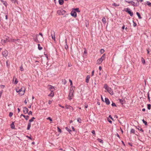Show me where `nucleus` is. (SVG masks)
Masks as SVG:
<instances>
[{
	"mask_svg": "<svg viewBox=\"0 0 151 151\" xmlns=\"http://www.w3.org/2000/svg\"><path fill=\"white\" fill-rule=\"evenodd\" d=\"M105 54H104L101 58L99 59V60H97V63L98 64H101L103 61L105 59Z\"/></svg>",
	"mask_w": 151,
	"mask_h": 151,
	"instance_id": "f257e3e1",
	"label": "nucleus"
},
{
	"mask_svg": "<svg viewBox=\"0 0 151 151\" xmlns=\"http://www.w3.org/2000/svg\"><path fill=\"white\" fill-rule=\"evenodd\" d=\"M123 11H125L127 12L128 13L131 17H132L133 16V12H132L131 10L129 8H124L123 10Z\"/></svg>",
	"mask_w": 151,
	"mask_h": 151,
	"instance_id": "f03ea898",
	"label": "nucleus"
},
{
	"mask_svg": "<svg viewBox=\"0 0 151 151\" xmlns=\"http://www.w3.org/2000/svg\"><path fill=\"white\" fill-rule=\"evenodd\" d=\"M125 1L129 4H132V5L134 6H137L139 5V3L138 4L137 3H135L133 1Z\"/></svg>",
	"mask_w": 151,
	"mask_h": 151,
	"instance_id": "7ed1b4c3",
	"label": "nucleus"
},
{
	"mask_svg": "<svg viewBox=\"0 0 151 151\" xmlns=\"http://www.w3.org/2000/svg\"><path fill=\"white\" fill-rule=\"evenodd\" d=\"M14 42L15 44L17 45H21V44L22 43L21 41L19 39H15V41H14Z\"/></svg>",
	"mask_w": 151,
	"mask_h": 151,
	"instance_id": "20e7f679",
	"label": "nucleus"
},
{
	"mask_svg": "<svg viewBox=\"0 0 151 151\" xmlns=\"http://www.w3.org/2000/svg\"><path fill=\"white\" fill-rule=\"evenodd\" d=\"M51 36L52 38L54 40H55V32L54 31L51 30Z\"/></svg>",
	"mask_w": 151,
	"mask_h": 151,
	"instance_id": "39448f33",
	"label": "nucleus"
},
{
	"mask_svg": "<svg viewBox=\"0 0 151 151\" xmlns=\"http://www.w3.org/2000/svg\"><path fill=\"white\" fill-rule=\"evenodd\" d=\"M73 97V92L72 91L70 90L69 94L68 96V99L69 100H71L72 99V97Z\"/></svg>",
	"mask_w": 151,
	"mask_h": 151,
	"instance_id": "423d86ee",
	"label": "nucleus"
},
{
	"mask_svg": "<svg viewBox=\"0 0 151 151\" xmlns=\"http://www.w3.org/2000/svg\"><path fill=\"white\" fill-rule=\"evenodd\" d=\"M8 52L7 50H5L2 52V55L3 57H6L8 55Z\"/></svg>",
	"mask_w": 151,
	"mask_h": 151,
	"instance_id": "0eeeda50",
	"label": "nucleus"
},
{
	"mask_svg": "<svg viewBox=\"0 0 151 151\" xmlns=\"http://www.w3.org/2000/svg\"><path fill=\"white\" fill-rule=\"evenodd\" d=\"M25 88L24 87H22L19 90L16 89V91L17 93L21 92L22 91H25Z\"/></svg>",
	"mask_w": 151,
	"mask_h": 151,
	"instance_id": "6e6552de",
	"label": "nucleus"
},
{
	"mask_svg": "<svg viewBox=\"0 0 151 151\" xmlns=\"http://www.w3.org/2000/svg\"><path fill=\"white\" fill-rule=\"evenodd\" d=\"M70 14L72 16L74 17H76L77 16V13L75 11H72L71 12Z\"/></svg>",
	"mask_w": 151,
	"mask_h": 151,
	"instance_id": "1a4fd4ad",
	"label": "nucleus"
},
{
	"mask_svg": "<svg viewBox=\"0 0 151 151\" xmlns=\"http://www.w3.org/2000/svg\"><path fill=\"white\" fill-rule=\"evenodd\" d=\"M107 90L110 94L112 95L114 94L111 88H109Z\"/></svg>",
	"mask_w": 151,
	"mask_h": 151,
	"instance_id": "9d476101",
	"label": "nucleus"
},
{
	"mask_svg": "<svg viewBox=\"0 0 151 151\" xmlns=\"http://www.w3.org/2000/svg\"><path fill=\"white\" fill-rule=\"evenodd\" d=\"M39 35H36V37L35 38H33L34 40L36 42H39V41L38 40V37Z\"/></svg>",
	"mask_w": 151,
	"mask_h": 151,
	"instance_id": "9b49d317",
	"label": "nucleus"
},
{
	"mask_svg": "<svg viewBox=\"0 0 151 151\" xmlns=\"http://www.w3.org/2000/svg\"><path fill=\"white\" fill-rule=\"evenodd\" d=\"M28 109L27 107H24L23 108V112L25 114H26L28 113Z\"/></svg>",
	"mask_w": 151,
	"mask_h": 151,
	"instance_id": "f8f14e48",
	"label": "nucleus"
},
{
	"mask_svg": "<svg viewBox=\"0 0 151 151\" xmlns=\"http://www.w3.org/2000/svg\"><path fill=\"white\" fill-rule=\"evenodd\" d=\"M105 100V102L106 104L107 105H109L110 104V101L107 98H106Z\"/></svg>",
	"mask_w": 151,
	"mask_h": 151,
	"instance_id": "ddd939ff",
	"label": "nucleus"
},
{
	"mask_svg": "<svg viewBox=\"0 0 151 151\" xmlns=\"http://www.w3.org/2000/svg\"><path fill=\"white\" fill-rule=\"evenodd\" d=\"M50 91L51 92L48 95V96L53 97L54 96V93L53 92V91L50 90Z\"/></svg>",
	"mask_w": 151,
	"mask_h": 151,
	"instance_id": "4468645a",
	"label": "nucleus"
},
{
	"mask_svg": "<svg viewBox=\"0 0 151 151\" xmlns=\"http://www.w3.org/2000/svg\"><path fill=\"white\" fill-rule=\"evenodd\" d=\"M90 78V76L89 75H88L86 77V82L87 83H88L89 82V80Z\"/></svg>",
	"mask_w": 151,
	"mask_h": 151,
	"instance_id": "2eb2a0df",
	"label": "nucleus"
},
{
	"mask_svg": "<svg viewBox=\"0 0 151 151\" xmlns=\"http://www.w3.org/2000/svg\"><path fill=\"white\" fill-rule=\"evenodd\" d=\"M11 128L12 129H15V125L14 124V122H12L11 124Z\"/></svg>",
	"mask_w": 151,
	"mask_h": 151,
	"instance_id": "dca6fc26",
	"label": "nucleus"
},
{
	"mask_svg": "<svg viewBox=\"0 0 151 151\" xmlns=\"http://www.w3.org/2000/svg\"><path fill=\"white\" fill-rule=\"evenodd\" d=\"M23 116L24 118H25V119L26 120H28V118L29 117V116H25L23 114H22L21 115V116Z\"/></svg>",
	"mask_w": 151,
	"mask_h": 151,
	"instance_id": "f3484780",
	"label": "nucleus"
},
{
	"mask_svg": "<svg viewBox=\"0 0 151 151\" xmlns=\"http://www.w3.org/2000/svg\"><path fill=\"white\" fill-rule=\"evenodd\" d=\"M1 1L3 3L4 5L6 7L7 6V4L6 1H4L3 0H1Z\"/></svg>",
	"mask_w": 151,
	"mask_h": 151,
	"instance_id": "a211bd4d",
	"label": "nucleus"
},
{
	"mask_svg": "<svg viewBox=\"0 0 151 151\" xmlns=\"http://www.w3.org/2000/svg\"><path fill=\"white\" fill-rule=\"evenodd\" d=\"M66 12L65 10L63 9H61V15H63L65 14Z\"/></svg>",
	"mask_w": 151,
	"mask_h": 151,
	"instance_id": "6ab92c4d",
	"label": "nucleus"
},
{
	"mask_svg": "<svg viewBox=\"0 0 151 151\" xmlns=\"http://www.w3.org/2000/svg\"><path fill=\"white\" fill-rule=\"evenodd\" d=\"M31 123L29 122L28 124L27 127V130H29L30 129V127H31Z\"/></svg>",
	"mask_w": 151,
	"mask_h": 151,
	"instance_id": "aec40b11",
	"label": "nucleus"
},
{
	"mask_svg": "<svg viewBox=\"0 0 151 151\" xmlns=\"http://www.w3.org/2000/svg\"><path fill=\"white\" fill-rule=\"evenodd\" d=\"M31 123L29 122L28 124L27 127V130H29L30 129V127H31Z\"/></svg>",
	"mask_w": 151,
	"mask_h": 151,
	"instance_id": "412c9836",
	"label": "nucleus"
},
{
	"mask_svg": "<svg viewBox=\"0 0 151 151\" xmlns=\"http://www.w3.org/2000/svg\"><path fill=\"white\" fill-rule=\"evenodd\" d=\"M59 3L60 5H62L63 4L64 1L63 0H59Z\"/></svg>",
	"mask_w": 151,
	"mask_h": 151,
	"instance_id": "4be33fe9",
	"label": "nucleus"
},
{
	"mask_svg": "<svg viewBox=\"0 0 151 151\" xmlns=\"http://www.w3.org/2000/svg\"><path fill=\"white\" fill-rule=\"evenodd\" d=\"M136 128L138 129L139 131H140L142 132H143L144 131L142 129L139 127V126H138V127H136Z\"/></svg>",
	"mask_w": 151,
	"mask_h": 151,
	"instance_id": "5701e85b",
	"label": "nucleus"
},
{
	"mask_svg": "<svg viewBox=\"0 0 151 151\" xmlns=\"http://www.w3.org/2000/svg\"><path fill=\"white\" fill-rule=\"evenodd\" d=\"M48 86H49L50 87H49V89L50 90L52 89H54V87L51 85H48Z\"/></svg>",
	"mask_w": 151,
	"mask_h": 151,
	"instance_id": "b1692460",
	"label": "nucleus"
},
{
	"mask_svg": "<svg viewBox=\"0 0 151 151\" xmlns=\"http://www.w3.org/2000/svg\"><path fill=\"white\" fill-rule=\"evenodd\" d=\"M65 42L66 43V44L65 45V48L66 50H67L68 48V45L67 44V40L66 39L65 40Z\"/></svg>",
	"mask_w": 151,
	"mask_h": 151,
	"instance_id": "393cba45",
	"label": "nucleus"
},
{
	"mask_svg": "<svg viewBox=\"0 0 151 151\" xmlns=\"http://www.w3.org/2000/svg\"><path fill=\"white\" fill-rule=\"evenodd\" d=\"M15 41V39H10L8 40V41L9 42H14Z\"/></svg>",
	"mask_w": 151,
	"mask_h": 151,
	"instance_id": "a878e982",
	"label": "nucleus"
},
{
	"mask_svg": "<svg viewBox=\"0 0 151 151\" xmlns=\"http://www.w3.org/2000/svg\"><path fill=\"white\" fill-rule=\"evenodd\" d=\"M136 14L137 15L138 18L139 19H141L142 18V17H141V16L139 14V13L138 12H137Z\"/></svg>",
	"mask_w": 151,
	"mask_h": 151,
	"instance_id": "bb28decb",
	"label": "nucleus"
},
{
	"mask_svg": "<svg viewBox=\"0 0 151 151\" xmlns=\"http://www.w3.org/2000/svg\"><path fill=\"white\" fill-rule=\"evenodd\" d=\"M15 78V82L14 83L15 84H16L18 82V81L17 80V79L15 78V76L14 77V79H14V78Z\"/></svg>",
	"mask_w": 151,
	"mask_h": 151,
	"instance_id": "cd10ccee",
	"label": "nucleus"
},
{
	"mask_svg": "<svg viewBox=\"0 0 151 151\" xmlns=\"http://www.w3.org/2000/svg\"><path fill=\"white\" fill-rule=\"evenodd\" d=\"M104 88H105L106 89V90L108 88H109L107 85V84H105L104 85Z\"/></svg>",
	"mask_w": 151,
	"mask_h": 151,
	"instance_id": "c85d7f7f",
	"label": "nucleus"
},
{
	"mask_svg": "<svg viewBox=\"0 0 151 151\" xmlns=\"http://www.w3.org/2000/svg\"><path fill=\"white\" fill-rule=\"evenodd\" d=\"M102 21L104 24H105L106 23V19L105 17H103L102 19Z\"/></svg>",
	"mask_w": 151,
	"mask_h": 151,
	"instance_id": "c756f323",
	"label": "nucleus"
},
{
	"mask_svg": "<svg viewBox=\"0 0 151 151\" xmlns=\"http://www.w3.org/2000/svg\"><path fill=\"white\" fill-rule=\"evenodd\" d=\"M124 99H120L119 100L120 102L122 104H123V102L124 101Z\"/></svg>",
	"mask_w": 151,
	"mask_h": 151,
	"instance_id": "7c9ffc66",
	"label": "nucleus"
},
{
	"mask_svg": "<svg viewBox=\"0 0 151 151\" xmlns=\"http://www.w3.org/2000/svg\"><path fill=\"white\" fill-rule=\"evenodd\" d=\"M35 118L34 117H32V119L29 120V122H33L34 121V119H35Z\"/></svg>",
	"mask_w": 151,
	"mask_h": 151,
	"instance_id": "2f4dec72",
	"label": "nucleus"
},
{
	"mask_svg": "<svg viewBox=\"0 0 151 151\" xmlns=\"http://www.w3.org/2000/svg\"><path fill=\"white\" fill-rule=\"evenodd\" d=\"M7 39H6L5 40H1V43L3 45V42L5 43L7 42Z\"/></svg>",
	"mask_w": 151,
	"mask_h": 151,
	"instance_id": "473e14b6",
	"label": "nucleus"
},
{
	"mask_svg": "<svg viewBox=\"0 0 151 151\" xmlns=\"http://www.w3.org/2000/svg\"><path fill=\"white\" fill-rule=\"evenodd\" d=\"M24 92H25V91H21V92H19V94H20V95L21 96H22L23 95H24Z\"/></svg>",
	"mask_w": 151,
	"mask_h": 151,
	"instance_id": "72a5a7b5",
	"label": "nucleus"
},
{
	"mask_svg": "<svg viewBox=\"0 0 151 151\" xmlns=\"http://www.w3.org/2000/svg\"><path fill=\"white\" fill-rule=\"evenodd\" d=\"M38 49L39 50H40L42 49V47L40 46V45L39 44H38Z\"/></svg>",
	"mask_w": 151,
	"mask_h": 151,
	"instance_id": "f704fd0d",
	"label": "nucleus"
},
{
	"mask_svg": "<svg viewBox=\"0 0 151 151\" xmlns=\"http://www.w3.org/2000/svg\"><path fill=\"white\" fill-rule=\"evenodd\" d=\"M119 4H116L115 3H114L112 4V6H119Z\"/></svg>",
	"mask_w": 151,
	"mask_h": 151,
	"instance_id": "c9c22d12",
	"label": "nucleus"
},
{
	"mask_svg": "<svg viewBox=\"0 0 151 151\" xmlns=\"http://www.w3.org/2000/svg\"><path fill=\"white\" fill-rule=\"evenodd\" d=\"M62 82L64 85L65 84L67 83V81L65 79L63 80H62Z\"/></svg>",
	"mask_w": 151,
	"mask_h": 151,
	"instance_id": "e433bc0d",
	"label": "nucleus"
},
{
	"mask_svg": "<svg viewBox=\"0 0 151 151\" xmlns=\"http://www.w3.org/2000/svg\"><path fill=\"white\" fill-rule=\"evenodd\" d=\"M65 129H66L67 131H68V132H69V133H70V132H71V130L69 129L68 127H65Z\"/></svg>",
	"mask_w": 151,
	"mask_h": 151,
	"instance_id": "4c0bfd02",
	"label": "nucleus"
},
{
	"mask_svg": "<svg viewBox=\"0 0 151 151\" xmlns=\"http://www.w3.org/2000/svg\"><path fill=\"white\" fill-rule=\"evenodd\" d=\"M142 121L143 123L145 124V125H147V122L145 121L144 119H142Z\"/></svg>",
	"mask_w": 151,
	"mask_h": 151,
	"instance_id": "58836bf2",
	"label": "nucleus"
},
{
	"mask_svg": "<svg viewBox=\"0 0 151 151\" xmlns=\"http://www.w3.org/2000/svg\"><path fill=\"white\" fill-rule=\"evenodd\" d=\"M12 1V2L13 3H14V4H15L16 3H17V4H18V2L17 1V0H11Z\"/></svg>",
	"mask_w": 151,
	"mask_h": 151,
	"instance_id": "ea45409f",
	"label": "nucleus"
},
{
	"mask_svg": "<svg viewBox=\"0 0 151 151\" xmlns=\"http://www.w3.org/2000/svg\"><path fill=\"white\" fill-rule=\"evenodd\" d=\"M147 108L148 109L150 110L151 108V105L150 104L147 105Z\"/></svg>",
	"mask_w": 151,
	"mask_h": 151,
	"instance_id": "a19ab883",
	"label": "nucleus"
},
{
	"mask_svg": "<svg viewBox=\"0 0 151 151\" xmlns=\"http://www.w3.org/2000/svg\"><path fill=\"white\" fill-rule=\"evenodd\" d=\"M130 132H131V133H133L134 134L135 131H134V129H131Z\"/></svg>",
	"mask_w": 151,
	"mask_h": 151,
	"instance_id": "79ce46f5",
	"label": "nucleus"
},
{
	"mask_svg": "<svg viewBox=\"0 0 151 151\" xmlns=\"http://www.w3.org/2000/svg\"><path fill=\"white\" fill-rule=\"evenodd\" d=\"M97 140L98 141L100 142V143H103V141L101 139H98Z\"/></svg>",
	"mask_w": 151,
	"mask_h": 151,
	"instance_id": "37998d69",
	"label": "nucleus"
},
{
	"mask_svg": "<svg viewBox=\"0 0 151 151\" xmlns=\"http://www.w3.org/2000/svg\"><path fill=\"white\" fill-rule=\"evenodd\" d=\"M20 70L21 71H23L24 70V69H23L22 65L20 67Z\"/></svg>",
	"mask_w": 151,
	"mask_h": 151,
	"instance_id": "c03bdc74",
	"label": "nucleus"
},
{
	"mask_svg": "<svg viewBox=\"0 0 151 151\" xmlns=\"http://www.w3.org/2000/svg\"><path fill=\"white\" fill-rule=\"evenodd\" d=\"M141 60H142V63L143 64L145 63V60L143 58H142Z\"/></svg>",
	"mask_w": 151,
	"mask_h": 151,
	"instance_id": "a18cd8bd",
	"label": "nucleus"
},
{
	"mask_svg": "<svg viewBox=\"0 0 151 151\" xmlns=\"http://www.w3.org/2000/svg\"><path fill=\"white\" fill-rule=\"evenodd\" d=\"M70 106V105H67V104H66L65 105V107L67 109H69V108Z\"/></svg>",
	"mask_w": 151,
	"mask_h": 151,
	"instance_id": "49530a36",
	"label": "nucleus"
},
{
	"mask_svg": "<svg viewBox=\"0 0 151 151\" xmlns=\"http://www.w3.org/2000/svg\"><path fill=\"white\" fill-rule=\"evenodd\" d=\"M81 119L80 118H78L77 119V121L79 123H81Z\"/></svg>",
	"mask_w": 151,
	"mask_h": 151,
	"instance_id": "de8ad7c7",
	"label": "nucleus"
},
{
	"mask_svg": "<svg viewBox=\"0 0 151 151\" xmlns=\"http://www.w3.org/2000/svg\"><path fill=\"white\" fill-rule=\"evenodd\" d=\"M57 13L60 15H61V9L58 10L57 11Z\"/></svg>",
	"mask_w": 151,
	"mask_h": 151,
	"instance_id": "09e8293b",
	"label": "nucleus"
},
{
	"mask_svg": "<svg viewBox=\"0 0 151 151\" xmlns=\"http://www.w3.org/2000/svg\"><path fill=\"white\" fill-rule=\"evenodd\" d=\"M57 128L58 131L60 133H61L62 132L61 129L58 127Z\"/></svg>",
	"mask_w": 151,
	"mask_h": 151,
	"instance_id": "8fccbe9b",
	"label": "nucleus"
},
{
	"mask_svg": "<svg viewBox=\"0 0 151 151\" xmlns=\"http://www.w3.org/2000/svg\"><path fill=\"white\" fill-rule=\"evenodd\" d=\"M104 52V50L103 49H101L100 50V52L101 54L103 53Z\"/></svg>",
	"mask_w": 151,
	"mask_h": 151,
	"instance_id": "3c124183",
	"label": "nucleus"
},
{
	"mask_svg": "<svg viewBox=\"0 0 151 151\" xmlns=\"http://www.w3.org/2000/svg\"><path fill=\"white\" fill-rule=\"evenodd\" d=\"M74 10L78 12H80V11L79 10V9L78 8H76Z\"/></svg>",
	"mask_w": 151,
	"mask_h": 151,
	"instance_id": "603ef678",
	"label": "nucleus"
},
{
	"mask_svg": "<svg viewBox=\"0 0 151 151\" xmlns=\"http://www.w3.org/2000/svg\"><path fill=\"white\" fill-rule=\"evenodd\" d=\"M69 107H70L69 108V109H70V110H72V111H73L74 110V109H73V107H72L71 106H70Z\"/></svg>",
	"mask_w": 151,
	"mask_h": 151,
	"instance_id": "864d4df0",
	"label": "nucleus"
},
{
	"mask_svg": "<svg viewBox=\"0 0 151 151\" xmlns=\"http://www.w3.org/2000/svg\"><path fill=\"white\" fill-rule=\"evenodd\" d=\"M13 113L12 112H10L9 113V116L10 117H11L13 115Z\"/></svg>",
	"mask_w": 151,
	"mask_h": 151,
	"instance_id": "5fc2aeb1",
	"label": "nucleus"
},
{
	"mask_svg": "<svg viewBox=\"0 0 151 151\" xmlns=\"http://www.w3.org/2000/svg\"><path fill=\"white\" fill-rule=\"evenodd\" d=\"M111 105L113 106H116V104H115L114 103H113V102H112V104H111Z\"/></svg>",
	"mask_w": 151,
	"mask_h": 151,
	"instance_id": "6e6d98bb",
	"label": "nucleus"
},
{
	"mask_svg": "<svg viewBox=\"0 0 151 151\" xmlns=\"http://www.w3.org/2000/svg\"><path fill=\"white\" fill-rule=\"evenodd\" d=\"M147 5L150 6H151V3H150L149 1L147 2Z\"/></svg>",
	"mask_w": 151,
	"mask_h": 151,
	"instance_id": "4d7b16f0",
	"label": "nucleus"
},
{
	"mask_svg": "<svg viewBox=\"0 0 151 151\" xmlns=\"http://www.w3.org/2000/svg\"><path fill=\"white\" fill-rule=\"evenodd\" d=\"M47 119H48L49 120H50V121H52V119L50 117H48L47 118Z\"/></svg>",
	"mask_w": 151,
	"mask_h": 151,
	"instance_id": "13d9d810",
	"label": "nucleus"
},
{
	"mask_svg": "<svg viewBox=\"0 0 151 151\" xmlns=\"http://www.w3.org/2000/svg\"><path fill=\"white\" fill-rule=\"evenodd\" d=\"M28 113L29 115H32V112L31 111H30Z\"/></svg>",
	"mask_w": 151,
	"mask_h": 151,
	"instance_id": "bf43d9fd",
	"label": "nucleus"
},
{
	"mask_svg": "<svg viewBox=\"0 0 151 151\" xmlns=\"http://www.w3.org/2000/svg\"><path fill=\"white\" fill-rule=\"evenodd\" d=\"M69 81L70 83V86H72V81L70 79H69Z\"/></svg>",
	"mask_w": 151,
	"mask_h": 151,
	"instance_id": "052dcab7",
	"label": "nucleus"
},
{
	"mask_svg": "<svg viewBox=\"0 0 151 151\" xmlns=\"http://www.w3.org/2000/svg\"><path fill=\"white\" fill-rule=\"evenodd\" d=\"M92 134H95V131L94 130H92Z\"/></svg>",
	"mask_w": 151,
	"mask_h": 151,
	"instance_id": "680f3d73",
	"label": "nucleus"
},
{
	"mask_svg": "<svg viewBox=\"0 0 151 151\" xmlns=\"http://www.w3.org/2000/svg\"><path fill=\"white\" fill-rule=\"evenodd\" d=\"M147 96H148V99L150 101V97L148 93V94H147Z\"/></svg>",
	"mask_w": 151,
	"mask_h": 151,
	"instance_id": "e2e57ef3",
	"label": "nucleus"
},
{
	"mask_svg": "<svg viewBox=\"0 0 151 151\" xmlns=\"http://www.w3.org/2000/svg\"><path fill=\"white\" fill-rule=\"evenodd\" d=\"M108 121L110 123H112V121L110 119H108Z\"/></svg>",
	"mask_w": 151,
	"mask_h": 151,
	"instance_id": "0e129e2a",
	"label": "nucleus"
},
{
	"mask_svg": "<svg viewBox=\"0 0 151 151\" xmlns=\"http://www.w3.org/2000/svg\"><path fill=\"white\" fill-rule=\"evenodd\" d=\"M58 105L60 107H61V108H64V106H62L61 104H59Z\"/></svg>",
	"mask_w": 151,
	"mask_h": 151,
	"instance_id": "69168bd1",
	"label": "nucleus"
},
{
	"mask_svg": "<svg viewBox=\"0 0 151 151\" xmlns=\"http://www.w3.org/2000/svg\"><path fill=\"white\" fill-rule=\"evenodd\" d=\"M52 101H50V100H49V102H48V104H51L52 103Z\"/></svg>",
	"mask_w": 151,
	"mask_h": 151,
	"instance_id": "338daca9",
	"label": "nucleus"
},
{
	"mask_svg": "<svg viewBox=\"0 0 151 151\" xmlns=\"http://www.w3.org/2000/svg\"><path fill=\"white\" fill-rule=\"evenodd\" d=\"M147 53L148 54L150 51V50H149V49H147Z\"/></svg>",
	"mask_w": 151,
	"mask_h": 151,
	"instance_id": "774afa93",
	"label": "nucleus"
}]
</instances>
